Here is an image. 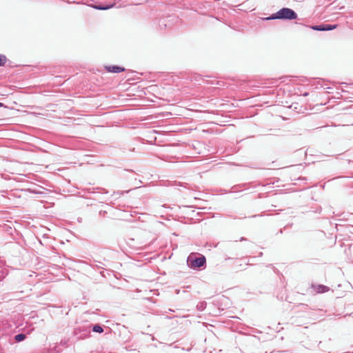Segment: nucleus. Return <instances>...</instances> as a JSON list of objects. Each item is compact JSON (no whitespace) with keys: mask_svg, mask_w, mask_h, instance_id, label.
<instances>
[{"mask_svg":"<svg viewBox=\"0 0 353 353\" xmlns=\"http://www.w3.org/2000/svg\"><path fill=\"white\" fill-rule=\"evenodd\" d=\"M336 25L324 24V31L332 30L336 28Z\"/></svg>","mask_w":353,"mask_h":353,"instance_id":"nucleus-7","label":"nucleus"},{"mask_svg":"<svg viewBox=\"0 0 353 353\" xmlns=\"http://www.w3.org/2000/svg\"><path fill=\"white\" fill-rule=\"evenodd\" d=\"M297 18V14L291 8H283L278 12L272 14L271 16L266 17L265 20L272 19H283V20H292Z\"/></svg>","mask_w":353,"mask_h":353,"instance_id":"nucleus-1","label":"nucleus"},{"mask_svg":"<svg viewBox=\"0 0 353 353\" xmlns=\"http://www.w3.org/2000/svg\"><path fill=\"white\" fill-rule=\"evenodd\" d=\"M92 331L94 332L101 333L103 332V329L101 325L97 324L92 327Z\"/></svg>","mask_w":353,"mask_h":353,"instance_id":"nucleus-6","label":"nucleus"},{"mask_svg":"<svg viewBox=\"0 0 353 353\" xmlns=\"http://www.w3.org/2000/svg\"><path fill=\"white\" fill-rule=\"evenodd\" d=\"M349 252H350V254L351 256L352 260L353 261V245H351L349 248Z\"/></svg>","mask_w":353,"mask_h":353,"instance_id":"nucleus-12","label":"nucleus"},{"mask_svg":"<svg viewBox=\"0 0 353 353\" xmlns=\"http://www.w3.org/2000/svg\"><path fill=\"white\" fill-rule=\"evenodd\" d=\"M312 288L318 293L326 292L330 290L329 287L324 285H312Z\"/></svg>","mask_w":353,"mask_h":353,"instance_id":"nucleus-3","label":"nucleus"},{"mask_svg":"<svg viewBox=\"0 0 353 353\" xmlns=\"http://www.w3.org/2000/svg\"><path fill=\"white\" fill-rule=\"evenodd\" d=\"M6 62V57L3 54H0V66L4 65Z\"/></svg>","mask_w":353,"mask_h":353,"instance_id":"nucleus-11","label":"nucleus"},{"mask_svg":"<svg viewBox=\"0 0 353 353\" xmlns=\"http://www.w3.org/2000/svg\"><path fill=\"white\" fill-rule=\"evenodd\" d=\"M206 307V303L205 302H201L197 304L196 308L199 311H203Z\"/></svg>","mask_w":353,"mask_h":353,"instance_id":"nucleus-8","label":"nucleus"},{"mask_svg":"<svg viewBox=\"0 0 353 353\" xmlns=\"http://www.w3.org/2000/svg\"><path fill=\"white\" fill-rule=\"evenodd\" d=\"M187 263L188 266L192 268H199L205 265L206 259L205 257L201 255L199 257H196L193 255H190L188 257Z\"/></svg>","mask_w":353,"mask_h":353,"instance_id":"nucleus-2","label":"nucleus"},{"mask_svg":"<svg viewBox=\"0 0 353 353\" xmlns=\"http://www.w3.org/2000/svg\"><path fill=\"white\" fill-rule=\"evenodd\" d=\"M312 30L317 31H324V24L319 26H313L311 27Z\"/></svg>","mask_w":353,"mask_h":353,"instance_id":"nucleus-9","label":"nucleus"},{"mask_svg":"<svg viewBox=\"0 0 353 353\" xmlns=\"http://www.w3.org/2000/svg\"><path fill=\"white\" fill-rule=\"evenodd\" d=\"M26 338V334H17L15 336H14V339L17 341V342H21L22 341H23Z\"/></svg>","mask_w":353,"mask_h":353,"instance_id":"nucleus-5","label":"nucleus"},{"mask_svg":"<svg viewBox=\"0 0 353 353\" xmlns=\"http://www.w3.org/2000/svg\"><path fill=\"white\" fill-rule=\"evenodd\" d=\"M112 7H113V5L105 6H94V8H96L97 10H108Z\"/></svg>","mask_w":353,"mask_h":353,"instance_id":"nucleus-10","label":"nucleus"},{"mask_svg":"<svg viewBox=\"0 0 353 353\" xmlns=\"http://www.w3.org/2000/svg\"><path fill=\"white\" fill-rule=\"evenodd\" d=\"M106 69L108 72L113 73H119L125 70L123 68L117 65L108 66Z\"/></svg>","mask_w":353,"mask_h":353,"instance_id":"nucleus-4","label":"nucleus"},{"mask_svg":"<svg viewBox=\"0 0 353 353\" xmlns=\"http://www.w3.org/2000/svg\"><path fill=\"white\" fill-rule=\"evenodd\" d=\"M2 106H3V104L0 102V107H2Z\"/></svg>","mask_w":353,"mask_h":353,"instance_id":"nucleus-13","label":"nucleus"}]
</instances>
